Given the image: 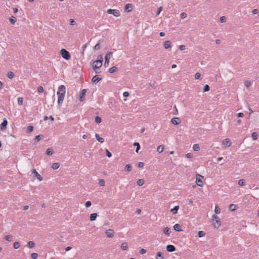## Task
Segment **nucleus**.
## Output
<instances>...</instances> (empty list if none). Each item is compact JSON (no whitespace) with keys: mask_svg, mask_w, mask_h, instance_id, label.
Returning <instances> with one entry per match:
<instances>
[{"mask_svg":"<svg viewBox=\"0 0 259 259\" xmlns=\"http://www.w3.org/2000/svg\"><path fill=\"white\" fill-rule=\"evenodd\" d=\"M102 60H97L94 62L93 64V68L94 69L100 68L102 66Z\"/></svg>","mask_w":259,"mask_h":259,"instance_id":"nucleus-5","label":"nucleus"},{"mask_svg":"<svg viewBox=\"0 0 259 259\" xmlns=\"http://www.w3.org/2000/svg\"><path fill=\"white\" fill-rule=\"evenodd\" d=\"M98 214L97 213H92L90 215V220L91 221H94L96 219Z\"/></svg>","mask_w":259,"mask_h":259,"instance_id":"nucleus-21","label":"nucleus"},{"mask_svg":"<svg viewBox=\"0 0 259 259\" xmlns=\"http://www.w3.org/2000/svg\"><path fill=\"white\" fill-rule=\"evenodd\" d=\"M238 185L240 186H243L245 185V181L244 179H240L238 181Z\"/></svg>","mask_w":259,"mask_h":259,"instance_id":"nucleus-32","label":"nucleus"},{"mask_svg":"<svg viewBox=\"0 0 259 259\" xmlns=\"http://www.w3.org/2000/svg\"><path fill=\"white\" fill-rule=\"evenodd\" d=\"M13 247L15 249H18L20 247V244L19 242H15L13 244Z\"/></svg>","mask_w":259,"mask_h":259,"instance_id":"nucleus-45","label":"nucleus"},{"mask_svg":"<svg viewBox=\"0 0 259 259\" xmlns=\"http://www.w3.org/2000/svg\"><path fill=\"white\" fill-rule=\"evenodd\" d=\"M236 208H237V205L236 204H231L229 206V209L231 211L235 210L236 209Z\"/></svg>","mask_w":259,"mask_h":259,"instance_id":"nucleus-28","label":"nucleus"},{"mask_svg":"<svg viewBox=\"0 0 259 259\" xmlns=\"http://www.w3.org/2000/svg\"><path fill=\"white\" fill-rule=\"evenodd\" d=\"M43 136L41 135H39L38 136H36L35 138V139L37 141H39L41 140V137H42Z\"/></svg>","mask_w":259,"mask_h":259,"instance_id":"nucleus-56","label":"nucleus"},{"mask_svg":"<svg viewBox=\"0 0 259 259\" xmlns=\"http://www.w3.org/2000/svg\"><path fill=\"white\" fill-rule=\"evenodd\" d=\"M44 88L42 87L41 86H40L38 88H37V91L38 92L40 93H41L44 92Z\"/></svg>","mask_w":259,"mask_h":259,"instance_id":"nucleus-54","label":"nucleus"},{"mask_svg":"<svg viewBox=\"0 0 259 259\" xmlns=\"http://www.w3.org/2000/svg\"><path fill=\"white\" fill-rule=\"evenodd\" d=\"M204 179V177L203 176L199 175V174H197L196 175V184H197L198 186H200V187H202L203 186V182H202V180Z\"/></svg>","mask_w":259,"mask_h":259,"instance_id":"nucleus-2","label":"nucleus"},{"mask_svg":"<svg viewBox=\"0 0 259 259\" xmlns=\"http://www.w3.org/2000/svg\"><path fill=\"white\" fill-rule=\"evenodd\" d=\"M221 225V222L219 219L215 220V222L213 223V225L215 228L220 227Z\"/></svg>","mask_w":259,"mask_h":259,"instance_id":"nucleus-17","label":"nucleus"},{"mask_svg":"<svg viewBox=\"0 0 259 259\" xmlns=\"http://www.w3.org/2000/svg\"><path fill=\"white\" fill-rule=\"evenodd\" d=\"M125 169L127 171H130L132 169V166L130 164H127L125 166Z\"/></svg>","mask_w":259,"mask_h":259,"instance_id":"nucleus-30","label":"nucleus"},{"mask_svg":"<svg viewBox=\"0 0 259 259\" xmlns=\"http://www.w3.org/2000/svg\"><path fill=\"white\" fill-rule=\"evenodd\" d=\"M179 49L181 51H183L186 49V46L185 45H181L179 46Z\"/></svg>","mask_w":259,"mask_h":259,"instance_id":"nucleus-61","label":"nucleus"},{"mask_svg":"<svg viewBox=\"0 0 259 259\" xmlns=\"http://www.w3.org/2000/svg\"><path fill=\"white\" fill-rule=\"evenodd\" d=\"M117 70V68L116 66H113L111 68H110L109 69V72L110 73H113L116 72Z\"/></svg>","mask_w":259,"mask_h":259,"instance_id":"nucleus-24","label":"nucleus"},{"mask_svg":"<svg viewBox=\"0 0 259 259\" xmlns=\"http://www.w3.org/2000/svg\"><path fill=\"white\" fill-rule=\"evenodd\" d=\"M46 153L48 155H51L53 154L54 152L52 149L48 148L47 149Z\"/></svg>","mask_w":259,"mask_h":259,"instance_id":"nucleus-29","label":"nucleus"},{"mask_svg":"<svg viewBox=\"0 0 259 259\" xmlns=\"http://www.w3.org/2000/svg\"><path fill=\"white\" fill-rule=\"evenodd\" d=\"M174 229L175 231L178 232H181L182 231V230L181 229V226L178 224H175L174 225Z\"/></svg>","mask_w":259,"mask_h":259,"instance_id":"nucleus-19","label":"nucleus"},{"mask_svg":"<svg viewBox=\"0 0 259 259\" xmlns=\"http://www.w3.org/2000/svg\"><path fill=\"white\" fill-rule=\"evenodd\" d=\"M60 166V164L58 162L54 163L52 164V167L53 169H57Z\"/></svg>","mask_w":259,"mask_h":259,"instance_id":"nucleus-27","label":"nucleus"},{"mask_svg":"<svg viewBox=\"0 0 259 259\" xmlns=\"http://www.w3.org/2000/svg\"><path fill=\"white\" fill-rule=\"evenodd\" d=\"M121 248L122 250H125L128 248L127 243L126 242H123L121 245Z\"/></svg>","mask_w":259,"mask_h":259,"instance_id":"nucleus-22","label":"nucleus"},{"mask_svg":"<svg viewBox=\"0 0 259 259\" xmlns=\"http://www.w3.org/2000/svg\"><path fill=\"white\" fill-rule=\"evenodd\" d=\"M164 149V146L160 145L157 147V151L159 153H161Z\"/></svg>","mask_w":259,"mask_h":259,"instance_id":"nucleus-40","label":"nucleus"},{"mask_svg":"<svg viewBox=\"0 0 259 259\" xmlns=\"http://www.w3.org/2000/svg\"><path fill=\"white\" fill-rule=\"evenodd\" d=\"M8 77L10 79H12L14 77V74L13 72L10 71L7 74Z\"/></svg>","mask_w":259,"mask_h":259,"instance_id":"nucleus-36","label":"nucleus"},{"mask_svg":"<svg viewBox=\"0 0 259 259\" xmlns=\"http://www.w3.org/2000/svg\"><path fill=\"white\" fill-rule=\"evenodd\" d=\"M244 85L246 87V88H249V87H250L251 85V82L249 80H246L245 81H244Z\"/></svg>","mask_w":259,"mask_h":259,"instance_id":"nucleus-42","label":"nucleus"},{"mask_svg":"<svg viewBox=\"0 0 259 259\" xmlns=\"http://www.w3.org/2000/svg\"><path fill=\"white\" fill-rule=\"evenodd\" d=\"M200 76H201V74L199 72H197L195 74V78L196 79H199L200 77Z\"/></svg>","mask_w":259,"mask_h":259,"instance_id":"nucleus-53","label":"nucleus"},{"mask_svg":"<svg viewBox=\"0 0 259 259\" xmlns=\"http://www.w3.org/2000/svg\"><path fill=\"white\" fill-rule=\"evenodd\" d=\"M87 92V90L85 89H83L81 91L80 93V97L79 100L80 102H83L84 100V96L85 95Z\"/></svg>","mask_w":259,"mask_h":259,"instance_id":"nucleus-9","label":"nucleus"},{"mask_svg":"<svg viewBox=\"0 0 259 259\" xmlns=\"http://www.w3.org/2000/svg\"><path fill=\"white\" fill-rule=\"evenodd\" d=\"M166 250L168 252H173L176 250V248L173 245H168L166 246Z\"/></svg>","mask_w":259,"mask_h":259,"instance_id":"nucleus-14","label":"nucleus"},{"mask_svg":"<svg viewBox=\"0 0 259 259\" xmlns=\"http://www.w3.org/2000/svg\"><path fill=\"white\" fill-rule=\"evenodd\" d=\"M210 89V87L207 84H206L204 87V88H203V92H207Z\"/></svg>","mask_w":259,"mask_h":259,"instance_id":"nucleus-47","label":"nucleus"},{"mask_svg":"<svg viewBox=\"0 0 259 259\" xmlns=\"http://www.w3.org/2000/svg\"><path fill=\"white\" fill-rule=\"evenodd\" d=\"M113 53L110 52L108 53L105 56V61L104 63L105 67H108L109 65V60L112 56Z\"/></svg>","mask_w":259,"mask_h":259,"instance_id":"nucleus-6","label":"nucleus"},{"mask_svg":"<svg viewBox=\"0 0 259 259\" xmlns=\"http://www.w3.org/2000/svg\"><path fill=\"white\" fill-rule=\"evenodd\" d=\"M23 102V98L22 97H19L18 98V104L19 105H22Z\"/></svg>","mask_w":259,"mask_h":259,"instance_id":"nucleus-43","label":"nucleus"},{"mask_svg":"<svg viewBox=\"0 0 259 259\" xmlns=\"http://www.w3.org/2000/svg\"><path fill=\"white\" fill-rule=\"evenodd\" d=\"M193 149L195 151H198L200 150V147L198 144H194Z\"/></svg>","mask_w":259,"mask_h":259,"instance_id":"nucleus-34","label":"nucleus"},{"mask_svg":"<svg viewBox=\"0 0 259 259\" xmlns=\"http://www.w3.org/2000/svg\"><path fill=\"white\" fill-rule=\"evenodd\" d=\"M32 174H33L36 178L39 181H41L42 180V177L36 171L35 169L32 170Z\"/></svg>","mask_w":259,"mask_h":259,"instance_id":"nucleus-12","label":"nucleus"},{"mask_svg":"<svg viewBox=\"0 0 259 259\" xmlns=\"http://www.w3.org/2000/svg\"><path fill=\"white\" fill-rule=\"evenodd\" d=\"M205 233L203 231H200L198 232V236L199 237H202L204 236Z\"/></svg>","mask_w":259,"mask_h":259,"instance_id":"nucleus-41","label":"nucleus"},{"mask_svg":"<svg viewBox=\"0 0 259 259\" xmlns=\"http://www.w3.org/2000/svg\"><path fill=\"white\" fill-rule=\"evenodd\" d=\"M220 21L222 23L226 22V18L225 16L221 17V18H220Z\"/></svg>","mask_w":259,"mask_h":259,"instance_id":"nucleus-55","label":"nucleus"},{"mask_svg":"<svg viewBox=\"0 0 259 259\" xmlns=\"http://www.w3.org/2000/svg\"><path fill=\"white\" fill-rule=\"evenodd\" d=\"M214 211L216 214H219L220 213V210L218 205L215 206Z\"/></svg>","mask_w":259,"mask_h":259,"instance_id":"nucleus-50","label":"nucleus"},{"mask_svg":"<svg viewBox=\"0 0 259 259\" xmlns=\"http://www.w3.org/2000/svg\"><path fill=\"white\" fill-rule=\"evenodd\" d=\"M106 156H108V157H111L112 156L111 153L107 149H106Z\"/></svg>","mask_w":259,"mask_h":259,"instance_id":"nucleus-51","label":"nucleus"},{"mask_svg":"<svg viewBox=\"0 0 259 259\" xmlns=\"http://www.w3.org/2000/svg\"><path fill=\"white\" fill-rule=\"evenodd\" d=\"M95 121L97 123H100L102 122V119L99 116H96L95 117Z\"/></svg>","mask_w":259,"mask_h":259,"instance_id":"nucleus-44","label":"nucleus"},{"mask_svg":"<svg viewBox=\"0 0 259 259\" xmlns=\"http://www.w3.org/2000/svg\"><path fill=\"white\" fill-rule=\"evenodd\" d=\"M257 133L256 132H253L251 134V137L253 140H256L257 139Z\"/></svg>","mask_w":259,"mask_h":259,"instance_id":"nucleus-35","label":"nucleus"},{"mask_svg":"<svg viewBox=\"0 0 259 259\" xmlns=\"http://www.w3.org/2000/svg\"><path fill=\"white\" fill-rule=\"evenodd\" d=\"M162 10V7H160L159 8H158V9L157 10L156 15L157 16L160 13V12H161Z\"/></svg>","mask_w":259,"mask_h":259,"instance_id":"nucleus-59","label":"nucleus"},{"mask_svg":"<svg viewBox=\"0 0 259 259\" xmlns=\"http://www.w3.org/2000/svg\"><path fill=\"white\" fill-rule=\"evenodd\" d=\"M70 25H74L75 24V22L73 19H70Z\"/></svg>","mask_w":259,"mask_h":259,"instance_id":"nucleus-63","label":"nucleus"},{"mask_svg":"<svg viewBox=\"0 0 259 259\" xmlns=\"http://www.w3.org/2000/svg\"><path fill=\"white\" fill-rule=\"evenodd\" d=\"M91 205H92L91 202L90 201H87L85 203V205L87 207H89L91 206Z\"/></svg>","mask_w":259,"mask_h":259,"instance_id":"nucleus-58","label":"nucleus"},{"mask_svg":"<svg viewBox=\"0 0 259 259\" xmlns=\"http://www.w3.org/2000/svg\"><path fill=\"white\" fill-rule=\"evenodd\" d=\"M187 14L185 13H182L180 15L181 18L182 19L186 18L187 17Z\"/></svg>","mask_w":259,"mask_h":259,"instance_id":"nucleus-57","label":"nucleus"},{"mask_svg":"<svg viewBox=\"0 0 259 259\" xmlns=\"http://www.w3.org/2000/svg\"><path fill=\"white\" fill-rule=\"evenodd\" d=\"M164 47L165 49H167L171 47V42L169 40H166L164 43Z\"/></svg>","mask_w":259,"mask_h":259,"instance_id":"nucleus-18","label":"nucleus"},{"mask_svg":"<svg viewBox=\"0 0 259 259\" xmlns=\"http://www.w3.org/2000/svg\"><path fill=\"white\" fill-rule=\"evenodd\" d=\"M60 54L62 57L66 60H69L71 58L69 52L64 49H62L60 51Z\"/></svg>","mask_w":259,"mask_h":259,"instance_id":"nucleus-1","label":"nucleus"},{"mask_svg":"<svg viewBox=\"0 0 259 259\" xmlns=\"http://www.w3.org/2000/svg\"><path fill=\"white\" fill-rule=\"evenodd\" d=\"M8 124V121L6 118H4L3 122L1 124V130L5 131L6 128V126Z\"/></svg>","mask_w":259,"mask_h":259,"instance_id":"nucleus-8","label":"nucleus"},{"mask_svg":"<svg viewBox=\"0 0 259 259\" xmlns=\"http://www.w3.org/2000/svg\"><path fill=\"white\" fill-rule=\"evenodd\" d=\"M170 232V229L168 227H165L164 228L163 233L165 235H169Z\"/></svg>","mask_w":259,"mask_h":259,"instance_id":"nucleus-31","label":"nucleus"},{"mask_svg":"<svg viewBox=\"0 0 259 259\" xmlns=\"http://www.w3.org/2000/svg\"><path fill=\"white\" fill-rule=\"evenodd\" d=\"M186 157L188 158H191L192 157V154L190 153H188L186 155Z\"/></svg>","mask_w":259,"mask_h":259,"instance_id":"nucleus-64","label":"nucleus"},{"mask_svg":"<svg viewBox=\"0 0 259 259\" xmlns=\"http://www.w3.org/2000/svg\"><path fill=\"white\" fill-rule=\"evenodd\" d=\"M179 208V206H176L170 210V211L172 212L174 214H176L178 212Z\"/></svg>","mask_w":259,"mask_h":259,"instance_id":"nucleus-23","label":"nucleus"},{"mask_svg":"<svg viewBox=\"0 0 259 259\" xmlns=\"http://www.w3.org/2000/svg\"><path fill=\"white\" fill-rule=\"evenodd\" d=\"M57 95L58 96V105L59 107H60L63 102L65 95L60 94V92H57Z\"/></svg>","mask_w":259,"mask_h":259,"instance_id":"nucleus-4","label":"nucleus"},{"mask_svg":"<svg viewBox=\"0 0 259 259\" xmlns=\"http://www.w3.org/2000/svg\"><path fill=\"white\" fill-rule=\"evenodd\" d=\"M212 219L213 221L219 219L218 216L216 214H213L212 217Z\"/></svg>","mask_w":259,"mask_h":259,"instance_id":"nucleus-62","label":"nucleus"},{"mask_svg":"<svg viewBox=\"0 0 259 259\" xmlns=\"http://www.w3.org/2000/svg\"><path fill=\"white\" fill-rule=\"evenodd\" d=\"M101 80V78H100L98 75H95L92 78V81L93 82L98 83Z\"/></svg>","mask_w":259,"mask_h":259,"instance_id":"nucleus-16","label":"nucleus"},{"mask_svg":"<svg viewBox=\"0 0 259 259\" xmlns=\"http://www.w3.org/2000/svg\"><path fill=\"white\" fill-rule=\"evenodd\" d=\"M5 239H6V240L11 242L12 241L13 237L12 235H7L5 237Z\"/></svg>","mask_w":259,"mask_h":259,"instance_id":"nucleus-46","label":"nucleus"},{"mask_svg":"<svg viewBox=\"0 0 259 259\" xmlns=\"http://www.w3.org/2000/svg\"><path fill=\"white\" fill-rule=\"evenodd\" d=\"M57 92H60V94L65 95L66 88L64 85H61L58 88V91Z\"/></svg>","mask_w":259,"mask_h":259,"instance_id":"nucleus-7","label":"nucleus"},{"mask_svg":"<svg viewBox=\"0 0 259 259\" xmlns=\"http://www.w3.org/2000/svg\"><path fill=\"white\" fill-rule=\"evenodd\" d=\"M100 49V42H98V44H97L95 47H94V49L96 50H98Z\"/></svg>","mask_w":259,"mask_h":259,"instance_id":"nucleus-52","label":"nucleus"},{"mask_svg":"<svg viewBox=\"0 0 259 259\" xmlns=\"http://www.w3.org/2000/svg\"><path fill=\"white\" fill-rule=\"evenodd\" d=\"M33 126L32 125H29L27 127L26 132L28 133H31L33 131Z\"/></svg>","mask_w":259,"mask_h":259,"instance_id":"nucleus-38","label":"nucleus"},{"mask_svg":"<svg viewBox=\"0 0 259 259\" xmlns=\"http://www.w3.org/2000/svg\"><path fill=\"white\" fill-rule=\"evenodd\" d=\"M222 144L223 145L228 147H230L231 145V142H230L229 139H225L223 140Z\"/></svg>","mask_w":259,"mask_h":259,"instance_id":"nucleus-13","label":"nucleus"},{"mask_svg":"<svg viewBox=\"0 0 259 259\" xmlns=\"http://www.w3.org/2000/svg\"><path fill=\"white\" fill-rule=\"evenodd\" d=\"M95 137L97 139V140L100 142V143H103L104 142V139L103 138H101L99 136V135L98 134H96Z\"/></svg>","mask_w":259,"mask_h":259,"instance_id":"nucleus-20","label":"nucleus"},{"mask_svg":"<svg viewBox=\"0 0 259 259\" xmlns=\"http://www.w3.org/2000/svg\"><path fill=\"white\" fill-rule=\"evenodd\" d=\"M156 259H163V256L162 255V253L161 252H158L156 255Z\"/></svg>","mask_w":259,"mask_h":259,"instance_id":"nucleus-25","label":"nucleus"},{"mask_svg":"<svg viewBox=\"0 0 259 259\" xmlns=\"http://www.w3.org/2000/svg\"><path fill=\"white\" fill-rule=\"evenodd\" d=\"M17 21V19L14 16H11L10 18V22L12 24H14Z\"/></svg>","mask_w":259,"mask_h":259,"instance_id":"nucleus-26","label":"nucleus"},{"mask_svg":"<svg viewBox=\"0 0 259 259\" xmlns=\"http://www.w3.org/2000/svg\"><path fill=\"white\" fill-rule=\"evenodd\" d=\"M181 122L180 119L179 117H174L171 120V122L174 125H178Z\"/></svg>","mask_w":259,"mask_h":259,"instance_id":"nucleus-11","label":"nucleus"},{"mask_svg":"<svg viewBox=\"0 0 259 259\" xmlns=\"http://www.w3.org/2000/svg\"><path fill=\"white\" fill-rule=\"evenodd\" d=\"M99 184L101 186H104L105 184V181L103 179L99 180Z\"/></svg>","mask_w":259,"mask_h":259,"instance_id":"nucleus-48","label":"nucleus"},{"mask_svg":"<svg viewBox=\"0 0 259 259\" xmlns=\"http://www.w3.org/2000/svg\"><path fill=\"white\" fill-rule=\"evenodd\" d=\"M34 245L35 244L32 241H30L28 242V246L30 248L34 247Z\"/></svg>","mask_w":259,"mask_h":259,"instance_id":"nucleus-37","label":"nucleus"},{"mask_svg":"<svg viewBox=\"0 0 259 259\" xmlns=\"http://www.w3.org/2000/svg\"><path fill=\"white\" fill-rule=\"evenodd\" d=\"M31 256L33 259H37L38 257V254L36 253H32Z\"/></svg>","mask_w":259,"mask_h":259,"instance_id":"nucleus-49","label":"nucleus"},{"mask_svg":"<svg viewBox=\"0 0 259 259\" xmlns=\"http://www.w3.org/2000/svg\"><path fill=\"white\" fill-rule=\"evenodd\" d=\"M134 145L136 146V148H137L136 149V153H138L139 150L140 149V145L139 143L138 142L134 143Z\"/></svg>","mask_w":259,"mask_h":259,"instance_id":"nucleus-33","label":"nucleus"},{"mask_svg":"<svg viewBox=\"0 0 259 259\" xmlns=\"http://www.w3.org/2000/svg\"><path fill=\"white\" fill-rule=\"evenodd\" d=\"M107 13L108 14H112L116 17H118L120 15L119 11L117 9H108L107 11Z\"/></svg>","mask_w":259,"mask_h":259,"instance_id":"nucleus-3","label":"nucleus"},{"mask_svg":"<svg viewBox=\"0 0 259 259\" xmlns=\"http://www.w3.org/2000/svg\"><path fill=\"white\" fill-rule=\"evenodd\" d=\"M133 6L131 4H127L125 5L124 10L127 12H130L132 10Z\"/></svg>","mask_w":259,"mask_h":259,"instance_id":"nucleus-15","label":"nucleus"},{"mask_svg":"<svg viewBox=\"0 0 259 259\" xmlns=\"http://www.w3.org/2000/svg\"><path fill=\"white\" fill-rule=\"evenodd\" d=\"M106 234L108 237H113L114 235V232L112 229H108L106 231Z\"/></svg>","mask_w":259,"mask_h":259,"instance_id":"nucleus-10","label":"nucleus"},{"mask_svg":"<svg viewBox=\"0 0 259 259\" xmlns=\"http://www.w3.org/2000/svg\"><path fill=\"white\" fill-rule=\"evenodd\" d=\"M144 164V163L142 162H139L138 164V166L140 168H142L143 167Z\"/></svg>","mask_w":259,"mask_h":259,"instance_id":"nucleus-60","label":"nucleus"},{"mask_svg":"<svg viewBox=\"0 0 259 259\" xmlns=\"http://www.w3.org/2000/svg\"><path fill=\"white\" fill-rule=\"evenodd\" d=\"M138 185L141 186L144 184V181L143 179H139L137 182Z\"/></svg>","mask_w":259,"mask_h":259,"instance_id":"nucleus-39","label":"nucleus"}]
</instances>
